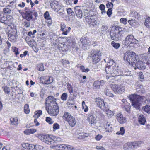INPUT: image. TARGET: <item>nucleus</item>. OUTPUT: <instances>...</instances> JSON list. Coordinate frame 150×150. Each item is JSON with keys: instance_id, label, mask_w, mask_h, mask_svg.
Segmentation results:
<instances>
[{"instance_id": "39448f33", "label": "nucleus", "mask_w": 150, "mask_h": 150, "mask_svg": "<svg viewBox=\"0 0 150 150\" xmlns=\"http://www.w3.org/2000/svg\"><path fill=\"white\" fill-rule=\"evenodd\" d=\"M129 98L132 102V105L137 109L138 110L142 102V99L139 96L136 94L131 95L129 96Z\"/></svg>"}, {"instance_id": "1a4fd4ad", "label": "nucleus", "mask_w": 150, "mask_h": 150, "mask_svg": "<svg viewBox=\"0 0 150 150\" xmlns=\"http://www.w3.org/2000/svg\"><path fill=\"white\" fill-rule=\"evenodd\" d=\"M63 118L67 121L69 125L72 127H74L76 124V120L73 116H71L68 112L64 113Z\"/></svg>"}, {"instance_id": "412c9836", "label": "nucleus", "mask_w": 150, "mask_h": 150, "mask_svg": "<svg viewBox=\"0 0 150 150\" xmlns=\"http://www.w3.org/2000/svg\"><path fill=\"white\" fill-rule=\"evenodd\" d=\"M16 30L13 32L9 33L8 35L9 40L11 41L15 40L17 36L16 35Z\"/></svg>"}, {"instance_id": "c85d7f7f", "label": "nucleus", "mask_w": 150, "mask_h": 150, "mask_svg": "<svg viewBox=\"0 0 150 150\" xmlns=\"http://www.w3.org/2000/svg\"><path fill=\"white\" fill-rule=\"evenodd\" d=\"M130 16L136 18H138L139 17V14L136 11H131Z\"/></svg>"}, {"instance_id": "09e8293b", "label": "nucleus", "mask_w": 150, "mask_h": 150, "mask_svg": "<svg viewBox=\"0 0 150 150\" xmlns=\"http://www.w3.org/2000/svg\"><path fill=\"white\" fill-rule=\"evenodd\" d=\"M68 97L67 94L66 93H63L62 95L61 99L63 100H66Z\"/></svg>"}, {"instance_id": "f3484780", "label": "nucleus", "mask_w": 150, "mask_h": 150, "mask_svg": "<svg viewBox=\"0 0 150 150\" xmlns=\"http://www.w3.org/2000/svg\"><path fill=\"white\" fill-rule=\"evenodd\" d=\"M61 30L63 32L62 34L67 35V33L69 32L71 29L70 27H67L66 28V25L64 23H62L60 24Z\"/></svg>"}, {"instance_id": "a211bd4d", "label": "nucleus", "mask_w": 150, "mask_h": 150, "mask_svg": "<svg viewBox=\"0 0 150 150\" xmlns=\"http://www.w3.org/2000/svg\"><path fill=\"white\" fill-rule=\"evenodd\" d=\"M85 20L86 21L88 22L89 24H90L93 26L96 24V20L95 19L93 16H91L89 18H86Z\"/></svg>"}, {"instance_id": "4be33fe9", "label": "nucleus", "mask_w": 150, "mask_h": 150, "mask_svg": "<svg viewBox=\"0 0 150 150\" xmlns=\"http://www.w3.org/2000/svg\"><path fill=\"white\" fill-rule=\"evenodd\" d=\"M88 119L89 124H93L96 123V118L94 116L91 114L88 115Z\"/></svg>"}, {"instance_id": "680f3d73", "label": "nucleus", "mask_w": 150, "mask_h": 150, "mask_svg": "<svg viewBox=\"0 0 150 150\" xmlns=\"http://www.w3.org/2000/svg\"><path fill=\"white\" fill-rule=\"evenodd\" d=\"M46 121L50 124H52L53 122V121L52 120V119L50 117H48L46 118Z\"/></svg>"}, {"instance_id": "a19ab883", "label": "nucleus", "mask_w": 150, "mask_h": 150, "mask_svg": "<svg viewBox=\"0 0 150 150\" xmlns=\"http://www.w3.org/2000/svg\"><path fill=\"white\" fill-rule=\"evenodd\" d=\"M74 102L73 100H69L68 101L67 103V106L69 107H72L74 104Z\"/></svg>"}, {"instance_id": "c756f323", "label": "nucleus", "mask_w": 150, "mask_h": 150, "mask_svg": "<svg viewBox=\"0 0 150 150\" xmlns=\"http://www.w3.org/2000/svg\"><path fill=\"white\" fill-rule=\"evenodd\" d=\"M112 124H108L107 123L105 126V129L106 131L108 132H110L112 131Z\"/></svg>"}, {"instance_id": "393cba45", "label": "nucleus", "mask_w": 150, "mask_h": 150, "mask_svg": "<svg viewBox=\"0 0 150 150\" xmlns=\"http://www.w3.org/2000/svg\"><path fill=\"white\" fill-rule=\"evenodd\" d=\"M139 122L142 125H144L146 120L142 115H140L138 117Z\"/></svg>"}, {"instance_id": "9b49d317", "label": "nucleus", "mask_w": 150, "mask_h": 150, "mask_svg": "<svg viewBox=\"0 0 150 150\" xmlns=\"http://www.w3.org/2000/svg\"><path fill=\"white\" fill-rule=\"evenodd\" d=\"M112 88L115 93H121L124 91V88L120 85H113Z\"/></svg>"}, {"instance_id": "2eb2a0df", "label": "nucleus", "mask_w": 150, "mask_h": 150, "mask_svg": "<svg viewBox=\"0 0 150 150\" xmlns=\"http://www.w3.org/2000/svg\"><path fill=\"white\" fill-rule=\"evenodd\" d=\"M50 6L52 8L57 12H58L62 8L61 5L58 2L55 1H53L51 3Z\"/></svg>"}, {"instance_id": "a878e982", "label": "nucleus", "mask_w": 150, "mask_h": 150, "mask_svg": "<svg viewBox=\"0 0 150 150\" xmlns=\"http://www.w3.org/2000/svg\"><path fill=\"white\" fill-rule=\"evenodd\" d=\"M36 131V130L33 128L25 130L24 133L25 134L29 135L30 134H33Z\"/></svg>"}, {"instance_id": "ea45409f", "label": "nucleus", "mask_w": 150, "mask_h": 150, "mask_svg": "<svg viewBox=\"0 0 150 150\" xmlns=\"http://www.w3.org/2000/svg\"><path fill=\"white\" fill-rule=\"evenodd\" d=\"M145 25L147 27L150 28V18L146 19L144 23Z\"/></svg>"}, {"instance_id": "69168bd1", "label": "nucleus", "mask_w": 150, "mask_h": 150, "mask_svg": "<svg viewBox=\"0 0 150 150\" xmlns=\"http://www.w3.org/2000/svg\"><path fill=\"white\" fill-rule=\"evenodd\" d=\"M42 114V111L41 110H39L38 112H35V114L37 117H40Z\"/></svg>"}, {"instance_id": "20e7f679", "label": "nucleus", "mask_w": 150, "mask_h": 150, "mask_svg": "<svg viewBox=\"0 0 150 150\" xmlns=\"http://www.w3.org/2000/svg\"><path fill=\"white\" fill-rule=\"evenodd\" d=\"M123 29L122 28L118 26H113L110 33L111 39L115 40H121L123 33Z\"/></svg>"}, {"instance_id": "ddd939ff", "label": "nucleus", "mask_w": 150, "mask_h": 150, "mask_svg": "<svg viewBox=\"0 0 150 150\" xmlns=\"http://www.w3.org/2000/svg\"><path fill=\"white\" fill-rule=\"evenodd\" d=\"M41 79L43 84H49L52 83L53 81V78L51 76H44L41 77Z\"/></svg>"}, {"instance_id": "aec40b11", "label": "nucleus", "mask_w": 150, "mask_h": 150, "mask_svg": "<svg viewBox=\"0 0 150 150\" xmlns=\"http://www.w3.org/2000/svg\"><path fill=\"white\" fill-rule=\"evenodd\" d=\"M104 84L103 80H97L94 82L93 86L95 88L99 89L100 86H102Z\"/></svg>"}, {"instance_id": "5fc2aeb1", "label": "nucleus", "mask_w": 150, "mask_h": 150, "mask_svg": "<svg viewBox=\"0 0 150 150\" xmlns=\"http://www.w3.org/2000/svg\"><path fill=\"white\" fill-rule=\"evenodd\" d=\"M12 49L13 50V52H15V54L16 56L19 54V52L18 48L14 47H12Z\"/></svg>"}, {"instance_id": "4d7b16f0", "label": "nucleus", "mask_w": 150, "mask_h": 150, "mask_svg": "<svg viewBox=\"0 0 150 150\" xmlns=\"http://www.w3.org/2000/svg\"><path fill=\"white\" fill-rule=\"evenodd\" d=\"M139 78L140 80L142 81V80L144 79V76L143 74V73L142 72H140L139 73Z\"/></svg>"}, {"instance_id": "49530a36", "label": "nucleus", "mask_w": 150, "mask_h": 150, "mask_svg": "<svg viewBox=\"0 0 150 150\" xmlns=\"http://www.w3.org/2000/svg\"><path fill=\"white\" fill-rule=\"evenodd\" d=\"M38 67L39 71H43L45 70L43 64L41 63L38 64Z\"/></svg>"}, {"instance_id": "b1692460", "label": "nucleus", "mask_w": 150, "mask_h": 150, "mask_svg": "<svg viewBox=\"0 0 150 150\" xmlns=\"http://www.w3.org/2000/svg\"><path fill=\"white\" fill-rule=\"evenodd\" d=\"M137 91L139 93H143L144 92V90L142 85L138 84L136 86Z\"/></svg>"}, {"instance_id": "f704fd0d", "label": "nucleus", "mask_w": 150, "mask_h": 150, "mask_svg": "<svg viewBox=\"0 0 150 150\" xmlns=\"http://www.w3.org/2000/svg\"><path fill=\"white\" fill-rule=\"evenodd\" d=\"M128 22L132 26H135L137 23V21L134 19H131L128 21Z\"/></svg>"}, {"instance_id": "bf43d9fd", "label": "nucleus", "mask_w": 150, "mask_h": 150, "mask_svg": "<svg viewBox=\"0 0 150 150\" xmlns=\"http://www.w3.org/2000/svg\"><path fill=\"white\" fill-rule=\"evenodd\" d=\"M83 15V16L85 17V18H89L91 17V16H89V14L88 12V11L87 10L85 11L84 12Z\"/></svg>"}, {"instance_id": "a18cd8bd", "label": "nucleus", "mask_w": 150, "mask_h": 150, "mask_svg": "<svg viewBox=\"0 0 150 150\" xmlns=\"http://www.w3.org/2000/svg\"><path fill=\"white\" fill-rule=\"evenodd\" d=\"M67 11L68 15L70 16H73L74 15V13L70 8H69L67 9Z\"/></svg>"}, {"instance_id": "864d4df0", "label": "nucleus", "mask_w": 150, "mask_h": 150, "mask_svg": "<svg viewBox=\"0 0 150 150\" xmlns=\"http://www.w3.org/2000/svg\"><path fill=\"white\" fill-rule=\"evenodd\" d=\"M80 69L81 71L83 72H88L89 71L88 68L85 69L83 66H80Z\"/></svg>"}, {"instance_id": "bb28decb", "label": "nucleus", "mask_w": 150, "mask_h": 150, "mask_svg": "<svg viewBox=\"0 0 150 150\" xmlns=\"http://www.w3.org/2000/svg\"><path fill=\"white\" fill-rule=\"evenodd\" d=\"M131 142H128L123 145V148L125 150H130L132 149Z\"/></svg>"}, {"instance_id": "7c9ffc66", "label": "nucleus", "mask_w": 150, "mask_h": 150, "mask_svg": "<svg viewBox=\"0 0 150 150\" xmlns=\"http://www.w3.org/2000/svg\"><path fill=\"white\" fill-rule=\"evenodd\" d=\"M10 121L11 124L17 125L18 124V120L16 117L11 118Z\"/></svg>"}, {"instance_id": "0e129e2a", "label": "nucleus", "mask_w": 150, "mask_h": 150, "mask_svg": "<svg viewBox=\"0 0 150 150\" xmlns=\"http://www.w3.org/2000/svg\"><path fill=\"white\" fill-rule=\"evenodd\" d=\"M103 137L101 135L98 134L95 137V139L97 141H99Z\"/></svg>"}, {"instance_id": "dca6fc26", "label": "nucleus", "mask_w": 150, "mask_h": 150, "mask_svg": "<svg viewBox=\"0 0 150 150\" xmlns=\"http://www.w3.org/2000/svg\"><path fill=\"white\" fill-rule=\"evenodd\" d=\"M75 12L77 17L79 18H81L83 17V13L81 7L79 6H76L74 8Z\"/></svg>"}, {"instance_id": "72a5a7b5", "label": "nucleus", "mask_w": 150, "mask_h": 150, "mask_svg": "<svg viewBox=\"0 0 150 150\" xmlns=\"http://www.w3.org/2000/svg\"><path fill=\"white\" fill-rule=\"evenodd\" d=\"M66 40L67 43L69 44V45H72L74 44V42L71 37L69 38H67Z\"/></svg>"}, {"instance_id": "6ab92c4d", "label": "nucleus", "mask_w": 150, "mask_h": 150, "mask_svg": "<svg viewBox=\"0 0 150 150\" xmlns=\"http://www.w3.org/2000/svg\"><path fill=\"white\" fill-rule=\"evenodd\" d=\"M116 118L119 123L121 124L125 123L126 121V118L123 117L122 115L120 113H119L117 114Z\"/></svg>"}, {"instance_id": "3c124183", "label": "nucleus", "mask_w": 150, "mask_h": 150, "mask_svg": "<svg viewBox=\"0 0 150 150\" xmlns=\"http://www.w3.org/2000/svg\"><path fill=\"white\" fill-rule=\"evenodd\" d=\"M2 88L4 91L5 92V93H6L7 94L9 93L10 91L9 87L7 86H4L2 87Z\"/></svg>"}, {"instance_id": "7ed1b4c3", "label": "nucleus", "mask_w": 150, "mask_h": 150, "mask_svg": "<svg viewBox=\"0 0 150 150\" xmlns=\"http://www.w3.org/2000/svg\"><path fill=\"white\" fill-rule=\"evenodd\" d=\"M110 63H112L111 66L107 67L105 68V71L107 74H110L112 77L121 75L123 72L119 68L118 64H116L113 59L110 61Z\"/></svg>"}, {"instance_id": "0eeeda50", "label": "nucleus", "mask_w": 150, "mask_h": 150, "mask_svg": "<svg viewBox=\"0 0 150 150\" xmlns=\"http://www.w3.org/2000/svg\"><path fill=\"white\" fill-rule=\"evenodd\" d=\"M90 55L93 64H96L101 60L102 55L101 52L99 50L93 49L90 52Z\"/></svg>"}, {"instance_id": "37998d69", "label": "nucleus", "mask_w": 150, "mask_h": 150, "mask_svg": "<svg viewBox=\"0 0 150 150\" xmlns=\"http://www.w3.org/2000/svg\"><path fill=\"white\" fill-rule=\"evenodd\" d=\"M30 109H29V106L28 104H25L24 107V112L26 114H28L30 112Z\"/></svg>"}, {"instance_id": "58836bf2", "label": "nucleus", "mask_w": 150, "mask_h": 150, "mask_svg": "<svg viewBox=\"0 0 150 150\" xmlns=\"http://www.w3.org/2000/svg\"><path fill=\"white\" fill-rule=\"evenodd\" d=\"M111 45L113 47L116 49L118 48L120 46L119 43H115L113 41L111 42Z\"/></svg>"}, {"instance_id": "6e6552de", "label": "nucleus", "mask_w": 150, "mask_h": 150, "mask_svg": "<svg viewBox=\"0 0 150 150\" xmlns=\"http://www.w3.org/2000/svg\"><path fill=\"white\" fill-rule=\"evenodd\" d=\"M13 17L10 15L1 14L0 15V21L6 25H8L12 23Z\"/></svg>"}, {"instance_id": "c03bdc74", "label": "nucleus", "mask_w": 150, "mask_h": 150, "mask_svg": "<svg viewBox=\"0 0 150 150\" xmlns=\"http://www.w3.org/2000/svg\"><path fill=\"white\" fill-rule=\"evenodd\" d=\"M125 132V130L124 128L123 127H120V130L119 131L117 132L116 133V134L117 135H123L124 134Z\"/></svg>"}, {"instance_id": "6e6d98bb", "label": "nucleus", "mask_w": 150, "mask_h": 150, "mask_svg": "<svg viewBox=\"0 0 150 150\" xmlns=\"http://www.w3.org/2000/svg\"><path fill=\"white\" fill-rule=\"evenodd\" d=\"M47 20V21H46V22L47 23V26L49 27L52 24L51 18L50 19H49Z\"/></svg>"}, {"instance_id": "5701e85b", "label": "nucleus", "mask_w": 150, "mask_h": 150, "mask_svg": "<svg viewBox=\"0 0 150 150\" xmlns=\"http://www.w3.org/2000/svg\"><path fill=\"white\" fill-rule=\"evenodd\" d=\"M25 19L28 21H30L33 18L32 14L31 13L30 11H25Z\"/></svg>"}, {"instance_id": "c9c22d12", "label": "nucleus", "mask_w": 150, "mask_h": 150, "mask_svg": "<svg viewBox=\"0 0 150 150\" xmlns=\"http://www.w3.org/2000/svg\"><path fill=\"white\" fill-rule=\"evenodd\" d=\"M142 109L149 114L150 113V106L147 105H146L145 106L143 107L142 108Z\"/></svg>"}, {"instance_id": "79ce46f5", "label": "nucleus", "mask_w": 150, "mask_h": 150, "mask_svg": "<svg viewBox=\"0 0 150 150\" xmlns=\"http://www.w3.org/2000/svg\"><path fill=\"white\" fill-rule=\"evenodd\" d=\"M99 8L102 11L101 13L102 14L105 13V6L103 4H101L99 6Z\"/></svg>"}, {"instance_id": "4c0bfd02", "label": "nucleus", "mask_w": 150, "mask_h": 150, "mask_svg": "<svg viewBox=\"0 0 150 150\" xmlns=\"http://www.w3.org/2000/svg\"><path fill=\"white\" fill-rule=\"evenodd\" d=\"M105 113L109 117H111L113 116L114 114L113 111L109 110L107 109L106 110Z\"/></svg>"}, {"instance_id": "9d476101", "label": "nucleus", "mask_w": 150, "mask_h": 150, "mask_svg": "<svg viewBox=\"0 0 150 150\" xmlns=\"http://www.w3.org/2000/svg\"><path fill=\"white\" fill-rule=\"evenodd\" d=\"M125 43L128 46H132L133 44H137L138 41L132 35H129L125 38Z\"/></svg>"}, {"instance_id": "423d86ee", "label": "nucleus", "mask_w": 150, "mask_h": 150, "mask_svg": "<svg viewBox=\"0 0 150 150\" xmlns=\"http://www.w3.org/2000/svg\"><path fill=\"white\" fill-rule=\"evenodd\" d=\"M138 56H136L135 52L128 51L125 53L124 56V59L128 62L129 64H131L133 65L134 63L136 61V58Z\"/></svg>"}, {"instance_id": "f8f14e48", "label": "nucleus", "mask_w": 150, "mask_h": 150, "mask_svg": "<svg viewBox=\"0 0 150 150\" xmlns=\"http://www.w3.org/2000/svg\"><path fill=\"white\" fill-rule=\"evenodd\" d=\"M80 42L81 44V47L83 49H85V47L87 45H90L91 43V41L88 40V38L87 37L81 39Z\"/></svg>"}, {"instance_id": "052dcab7", "label": "nucleus", "mask_w": 150, "mask_h": 150, "mask_svg": "<svg viewBox=\"0 0 150 150\" xmlns=\"http://www.w3.org/2000/svg\"><path fill=\"white\" fill-rule=\"evenodd\" d=\"M30 21L27 20L25 21L23 23L24 26L26 28L29 27L30 25V23L29 22Z\"/></svg>"}, {"instance_id": "f257e3e1", "label": "nucleus", "mask_w": 150, "mask_h": 150, "mask_svg": "<svg viewBox=\"0 0 150 150\" xmlns=\"http://www.w3.org/2000/svg\"><path fill=\"white\" fill-rule=\"evenodd\" d=\"M40 138L43 142L48 144H52V147L57 146L62 150H71L73 149L72 146L65 144L56 145L61 141V139L55 136L49 135H42L40 136Z\"/></svg>"}, {"instance_id": "774afa93", "label": "nucleus", "mask_w": 150, "mask_h": 150, "mask_svg": "<svg viewBox=\"0 0 150 150\" xmlns=\"http://www.w3.org/2000/svg\"><path fill=\"white\" fill-rule=\"evenodd\" d=\"M53 128L54 129H57L59 128V125L57 123L54 124L53 125Z\"/></svg>"}, {"instance_id": "4468645a", "label": "nucleus", "mask_w": 150, "mask_h": 150, "mask_svg": "<svg viewBox=\"0 0 150 150\" xmlns=\"http://www.w3.org/2000/svg\"><path fill=\"white\" fill-rule=\"evenodd\" d=\"M98 106L103 110L105 108V104L104 100L100 98H97L95 101Z\"/></svg>"}, {"instance_id": "e2e57ef3", "label": "nucleus", "mask_w": 150, "mask_h": 150, "mask_svg": "<svg viewBox=\"0 0 150 150\" xmlns=\"http://www.w3.org/2000/svg\"><path fill=\"white\" fill-rule=\"evenodd\" d=\"M28 147L29 149H31L33 150L34 149H35L36 147H35V145H34L32 144H28Z\"/></svg>"}, {"instance_id": "603ef678", "label": "nucleus", "mask_w": 150, "mask_h": 150, "mask_svg": "<svg viewBox=\"0 0 150 150\" xmlns=\"http://www.w3.org/2000/svg\"><path fill=\"white\" fill-rule=\"evenodd\" d=\"M120 22L122 24H123L125 25L127 23V20L126 18H121L120 19Z\"/></svg>"}, {"instance_id": "e433bc0d", "label": "nucleus", "mask_w": 150, "mask_h": 150, "mask_svg": "<svg viewBox=\"0 0 150 150\" xmlns=\"http://www.w3.org/2000/svg\"><path fill=\"white\" fill-rule=\"evenodd\" d=\"M104 93L106 95L109 97H113L114 96V95L111 93V91L108 89H106L105 90Z\"/></svg>"}, {"instance_id": "2f4dec72", "label": "nucleus", "mask_w": 150, "mask_h": 150, "mask_svg": "<svg viewBox=\"0 0 150 150\" xmlns=\"http://www.w3.org/2000/svg\"><path fill=\"white\" fill-rule=\"evenodd\" d=\"M142 143V142L140 141L135 142L132 143L131 142V145L132 148H136L140 146Z\"/></svg>"}, {"instance_id": "f03ea898", "label": "nucleus", "mask_w": 150, "mask_h": 150, "mask_svg": "<svg viewBox=\"0 0 150 150\" xmlns=\"http://www.w3.org/2000/svg\"><path fill=\"white\" fill-rule=\"evenodd\" d=\"M56 99L53 96H50L46 99L45 104L48 106L45 108L48 113L51 116H56L59 113V106L56 102Z\"/></svg>"}, {"instance_id": "8fccbe9b", "label": "nucleus", "mask_w": 150, "mask_h": 150, "mask_svg": "<svg viewBox=\"0 0 150 150\" xmlns=\"http://www.w3.org/2000/svg\"><path fill=\"white\" fill-rule=\"evenodd\" d=\"M82 108L84 109V110L85 112H86L88 110V107L86 106L85 103L84 101H83L82 103Z\"/></svg>"}, {"instance_id": "de8ad7c7", "label": "nucleus", "mask_w": 150, "mask_h": 150, "mask_svg": "<svg viewBox=\"0 0 150 150\" xmlns=\"http://www.w3.org/2000/svg\"><path fill=\"white\" fill-rule=\"evenodd\" d=\"M44 17L45 19L47 20L50 19L51 17L50 16V14L48 11H46L44 14Z\"/></svg>"}, {"instance_id": "13d9d810", "label": "nucleus", "mask_w": 150, "mask_h": 150, "mask_svg": "<svg viewBox=\"0 0 150 150\" xmlns=\"http://www.w3.org/2000/svg\"><path fill=\"white\" fill-rule=\"evenodd\" d=\"M106 13L108 17H110L112 13V8H108Z\"/></svg>"}, {"instance_id": "473e14b6", "label": "nucleus", "mask_w": 150, "mask_h": 150, "mask_svg": "<svg viewBox=\"0 0 150 150\" xmlns=\"http://www.w3.org/2000/svg\"><path fill=\"white\" fill-rule=\"evenodd\" d=\"M142 62L139 60V59H136V61L133 64V66H135L138 69L139 68V66H140L142 64Z\"/></svg>"}, {"instance_id": "338daca9", "label": "nucleus", "mask_w": 150, "mask_h": 150, "mask_svg": "<svg viewBox=\"0 0 150 150\" xmlns=\"http://www.w3.org/2000/svg\"><path fill=\"white\" fill-rule=\"evenodd\" d=\"M113 6V4L111 2H108L106 4V7L109 8H112Z\"/></svg>"}, {"instance_id": "cd10ccee", "label": "nucleus", "mask_w": 150, "mask_h": 150, "mask_svg": "<svg viewBox=\"0 0 150 150\" xmlns=\"http://www.w3.org/2000/svg\"><path fill=\"white\" fill-rule=\"evenodd\" d=\"M101 29L102 34H105L107 33L108 27L106 25H103L101 27Z\"/></svg>"}]
</instances>
